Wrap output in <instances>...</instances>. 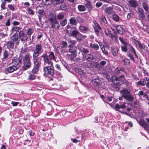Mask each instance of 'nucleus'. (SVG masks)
<instances>
[{
	"instance_id": "1",
	"label": "nucleus",
	"mask_w": 149,
	"mask_h": 149,
	"mask_svg": "<svg viewBox=\"0 0 149 149\" xmlns=\"http://www.w3.org/2000/svg\"><path fill=\"white\" fill-rule=\"evenodd\" d=\"M67 31L70 35L74 37L77 40L81 41L83 38V35L78 31L75 27H72L68 25L67 26Z\"/></svg>"
},
{
	"instance_id": "2",
	"label": "nucleus",
	"mask_w": 149,
	"mask_h": 149,
	"mask_svg": "<svg viewBox=\"0 0 149 149\" xmlns=\"http://www.w3.org/2000/svg\"><path fill=\"white\" fill-rule=\"evenodd\" d=\"M120 93L126 100L130 102L133 100L134 97L133 95L127 89L124 88L120 91Z\"/></svg>"
},
{
	"instance_id": "3",
	"label": "nucleus",
	"mask_w": 149,
	"mask_h": 149,
	"mask_svg": "<svg viewBox=\"0 0 149 149\" xmlns=\"http://www.w3.org/2000/svg\"><path fill=\"white\" fill-rule=\"evenodd\" d=\"M52 17L49 19V24L51 26V28L54 30H58L60 27V24L56 18V15L52 14Z\"/></svg>"
},
{
	"instance_id": "4",
	"label": "nucleus",
	"mask_w": 149,
	"mask_h": 149,
	"mask_svg": "<svg viewBox=\"0 0 149 149\" xmlns=\"http://www.w3.org/2000/svg\"><path fill=\"white\" fill-rule=\"evenodd\" d=\"M24 65L22 67L23 69L25 70L30 68L31 63L30 61V57L29 55H25L23 60Z\"/></svg>"
},
{
	"instance_id": "5",
	"label": "nucleus",
	"mask_w": 149,
	"mask_h": 149,
	"mask_svg": "<svg viewBox=\"0 0 149 149\" xmlns=\"http://www.w3.org/2000/svg\"><path fill=\"white\" fill-rule=\"evenodd\" d=\"M43 49L41 44H37L35 47V49L33 51L32 56L38 57L40 54L42 53Z\"/></svg>"
},
{
	"instance_id": "6",
	"label": "nucleus",
	"mask_w": 149,
	"mask_h": 149,
	"mask_svg": "<svg viewBox=\"0 0 149 149\" xmlns=\"http://www.w3.org/2000/svg\"><path fill=\"white\" fill-rule=\"evenodd\" d=\"M42 58H43L44 63V65L45 66H47V67H53L52 62L51 60L49 59L47 57V54L44 53L41 56Z\"/></svg>"
},
{
	"instance_id": "7",
	"label": "nucleus",
	"mask_w": 149,
	"mask_h": 149,
	"mask_svg": "<svg viewBox=\"0 0 149 149\" xmlns=\"http://www.w3.org/2000/svg\"><path fill=\"white\" fill-rule=\"evenodd\" d=\"M54 67L44 66L43 68V71L44 74L52 76L54 74Z\"/></svg>"
},
{
	"instance_id": "8",
	"label": "nucleus",
	"mask_w": 149,
	"mask_h": 149,
	"mask_svg": "<svg viewBox=\"0 0 149 149\" xmlns=\"http://www.w3.org/2000/svg\"><path fill=\"white\" fill-rule=\"evenodd\" d=\"M119 39L122 43L123 44L124 46L121 47V50L123 52H127V47L129 44L128 43L127 40L123 38L119 37Z\"/></svg>"
},
{
	"instance_id": "9",
	"label": "nucleus",
	"mask_w": 149,
	"mask_h": 149,
	"mask_svg": "<svg viewBox=\"0 0 149 149\" xmlns=\"http://www.w3.org/2000/svg\"><path fill=\"white\" fill-rule=\"evenodd\" d=\"M18 35L21 41L23 43L30 40L29 39V37L23 31H20L19 32Z\"/></svg>"
},
{
	"instance_id": "10",
	"label": "nucleus",
	"mask_w": 149,
	"mask_h": 149,
	"mask_svg": "<svg viewBox=\"0 0 149 149\" xmlns=\"http://www.w3.org/2000/svg\"><path fill=\"white\" fill-rule=\"evenodd\" d=\"M12 63L17 68H19L22 65V58L19 57L17 58L13 59Z\"/></svg>"
},
{
	"instance_id": "11",
	"label": "nucleus",
	"mask_w": 149,
	"mask_h": 149,
	"mask_svg": "<svg viewBox=\"0 0 149 149\" xmlns=\"http://www.w3.org/2000/svg\"><path fill=\"white\" fill-rule=\"evenodd\" d=\"M139 124L146 130H149V124L147 123L143 119H141L138 121Z\"/></svg>"
},
{
	"instance_id": "12",
	"label": "nucleus",
	"mask_w": 149,
	"mask_h": 149,
	"mask_svg": "<svg viewBox=\"0 0 149 149\" xmlns=\"http://www.w3.org/2000/svg\"><path fill=\"white\" fill-rule=\"evenodd\" d=\"M93 23L94 24L93 25V26L95 30V33L97 36H99V32L101 30V28L99 24L96 21L94 22Z\"/></svg>"
},
{
	"instance_id": "13",
	"label": "nucleus",
	"mask_w": 149,
	"mask_h": 149,
	"mask_svg": "<svg viewBox=\"0 0 149 149\" xmlns=\"http://www.w3.org/2000/svg\"><path fill=\"white\" fill-rule=\"evenodd\" d=\"M10 52H11L12 53L9 54L8 51L6 50L5 49L3 51V58H2L3 60H5L7 59L10 56H12L14 55L13 51H11Z\"/></svg>"
},
{
	"instance_id": "14",
	"label": "nucleus",
	"mask_w": 149,
	"mask_h": 149,
	"mask_svg": "<svg viewBox=\"0 0 149 149\" xmlns=\"http://www.w3.org/2000/svg\"><path fill=\"white\" fill-rule=\"evenodd\" d=\"M102 8L106 14L109 15H111L113 12V9L111 7L103 6H102Z\"/></svg>"
},
{
	"instance_id": "15",
	"label": "nucleus",
	"mask_w": 149,
	"mask_h": 149,
	"mask_svg": "<svg viewBox=\"0 0 149 149\" xmlns=\"http://www.w3.org/2000/svg\"><path fill=\"white\" fill-rule=\"evenodd\" d=\"M34 66L39 68L41 65V62L38 60V57L32 56Z\"/></svg>"
},
{
	"instance_id": "16",
	"label": "nucleus",
	"mask_w": 149,
	"mask_h": 149,
	"mask_svg": "<svg viewBox=\"0 0 149 149\" xmlns=\"http://www.w3.org/2000/svg\"><path fill=\"white\" fill-rule=\"evenodd\" d=\"M46 2V4L48 5L49 4V3H47L49 0H45ZM51 3L53 5H56L57 4L61 3L63 2L64 0H50Z\"/></svg>"
},
{
	"instance_id": "17",
	"label": "nucleus",
	"mask_w": 149,
	"mask_h": 149,
	"mask_svg": "<svg viewBox=\"0 0 149 149\" xmlns=\"http://www.w3.org/2000/svg\"><path fill=\"white\" fill-rule=\"evenodd\" d=\"M19 38L17 33H15L13 36L12 40L13 42L17 45H18L19 44Z\"/></svg>"
},
{
	"instance_id": "18",
	"label": "nucleus",
	"mask_w": 149,
	"mask_h": 149,
	"mask_svg": "<svg viewBox=\"0 0 149 149\" xmlns=\"http://www.w3.org/2000/svg\"><path fill=\"white\" fill-rule=\"evenodd\" d=\"M80 31L83 33H86L89 30L88 28L85 26L80 25L79 27Z\"/></svg>"
},
{
	"instance_id": "19",
	"label": "nucleus",
	"mask_w": 149,
	"mask_h": 149,
	"mask_svg": "<svg viewBox=\"0 0 149 149\" xmlns=\"http://www.w3.org/2000/svg\"><path fill=\"white\" fill-rule=\"evenodd\" d=\"M89 45L91 48L95 50H97L99 49V45L93 42H91L90 44Z\"/></svg>"
},
{
	"instance_id": "20",
	"label": "nucleus",
	"mask_w": 149,
	"mask_h": 149,
	"mask_svg": "<svg viewBox=\"0 0 149 149\" xmlns=\"http://www.w3.org/2000/svg\"><path fill=\"white\" fill-rule=\"evenodd\" d=\"M144 10L141 8H139L138 10V13L139 17L142 19H143L145 17L144 13Z\"/></svg>"
},
{
	"instance_id": "21",
	"label": "nucleus",
	"mask_w": 149,
	"mask_h": 149,
	"mask_svg": "<svg viewBox=\"0 0 149 149\" xmlns=\"http://www.w3.org/2000/svg\"><path fill=\"white\" fill-rule=\"evenodd\" d=\"M137 44L138 47L144 50L146 52H148V47L144 44H141L140 42L138 41L137 42Z\"/></svg>"
},
{
	"instance_id": "22",
	"label": "nucleus",
	"mask_w": 149,
	"mask_h": 149,
	"mask_svg": "<svg viewBox=\"0 0 149 149\" xmlns=\"http://www.w3.org/2000/svg\"><path fill=\"white\" fill-rule=\"evenodd\" d=\"M92 82V84L96 87H98L99 85L101 84V81L100 80L98 79H93Z\"/></svg>"
},
{
	"instance_id": "23",
	"label": "nucleus",
	"mask_w": 149,
	"mask_h": 149,
	"mask_svg": "<svg viewBox=\"0 0 149 149\" xmlns=\"http://www.w3.org/2000/svg\"><path fill=\"white\" fill-rule=\"evenodd\" d=\"M55 48L59 54H62L65 52V50L63 49L60 45L56 46Z\"/></svg>"
},
{
	"instance_id": "24",
	"label": "nucleus",
	"mask_w": 149,
	"mask_h": 149,
	"mask_svg": "<svg viewBox=\"0 0 149 149\" xmlns=\"http://www.w3.org/2000/svg\"><path fill=\"white\" fill-rule=\"evenodd\" d=\"M85 0L86 2V3L85 4V6L88 8V11H91L93 8V7L91 5L90 1L88 0Z\"/></svg>"
},
{
	"instance_id": "25",
	"label": "nucleus",
	"mask_w": 149,
	"mask_h": 149,
	"mask_svg": "<svg viewBox=\"0 0 149 149\" xmlns=\"http://www.w3.org/2000/svg\"><path fill=\"white\" fill-rule=\"evenodd\" d=\"M34 30L32 28H29L26 31V34L29 37V39H31V35L33 33Z\"/></svg>"
},
{
	"instance_id": "26",
	"label": "nucleus",
	"mask_w": 149,
	"mask_h": 149,
	"mask_svg": "<svg viewBox=\"0 0 149 149\" xmlns=\"http://www.w3.org/2000/svg\"><path fill=\"white\" fill-rule=\"evenodd\" d=\"M142 6L145 10L148 12H149V7L148 6L147 2L145 1L142 2Z\"/></svg>"
},
{
	"instance_id": "27",
	"label": "nucleus",
	"mask_w": 149,
	"mask_h": 149,
	"mask_svg": "<svg viewBox=\"0 0 149 149\" xmlns=\"http://www.w3.org/2000/svg\"><path fill=\"white\" fill-rule=\"evenodd\" d=\"M18 69L16 67L13 65L9 67L7 69V71L8 73H12Z\"/></svg>"
},
{
	"instance_id": "28",
	"label": "nucleus",
	"mask_w": 149,
	"mask_h": 149,
	"mask_svg": "<svg viewBox=\"0 0 149 149\" xmlns=\"http://www.w3.org/2000/svg\"><path fill=\"white\" fill-rule=\"evenodd\" d=\"M117 30L118 33L120 34H122L125 31L124 29L120 25L117 26Z\"/></svg>"
},
{
	"instance_id": "29",
	"label": "nucleus",
	"mask_w": 149,
	"mask_h": 149,
	"mask_svg": "<svg viewBox=\"0 0 149 149\" xmlns=\"http://www.w3.org/2000/svg\"><path fill=\"white\" fill-rule=\"evenodd\" d=\"M146 80L144 79H141L139 81L136 83V86H138L140 85L143 86H145L146 83Z\"/></svg>"
},
{
	"instance_id": "30",
	"label": "nucleus",
	"mask_w": 149,
	"mask_h": 149,
	"mask_svg": "<svg viewBox=\"0 0 149 149\" xmlns=\"http://www.w3.org/2000/svg\"><path fill=\"white\" fill-rule=\"evenodd\" d=\"M70 23L72 25L76 26L77 24V22L74 17H72L69 19Z\"/></svg>"
},
{
	"instance_id": "31",
	"label": "nucleus",
	"mask_w": 149,
	"mask_h": 149,
	"mask_svg": "<svg viewBox=\"0 0 149 149\" xmlns=\"http://www.w3.org/2000/svg\"><path fill=\"white\" fill-rule=\"evenodd\" d=\"M118 49L116 47H111V52L114 56H116L118 53Z\"/></svg>"
},
{
	"instance_id": "32",
	"label": "nucleus",
	"mask_w": 149,
	"mask_h": 149,
	"mask_svg": "<svg viewBox=\"0 0 149 149\" xmlns=\"http://www.w3.org/2000/svg\"><path fill=\"white\" fill-rule=\"evenodd\" d=\"M61 3L60 6V9L62 10L67 11L68 10V6L65 3Z\"/></svg>"
},
{
	"instance_id": "33",
	"label": "nucleus",
	"mask_w": 149,
	"mask_h": 149,
	"mask_svg": "<svg viewBox=\"0 0 149 149\" xmlns=\"http://www.w3.org/2000/svg\"><path fill=\"white\" fill-rule=\"evenodd\" d=\"M129 3H130L131 6L133 8H136L138 5V4L137 3L136 0L129 1Z\"/></svg>"
},
{
	"instance_id": "34",
	"label": "nucleus",
	"mask_w": 149,
	"mask_h": 149,
	"mask_svg": "<svg viewBox=\"0 0 149 149\" xmlns=\"http://www.w3.org/2000/svg\"><path fill=\"white\" fill-rule=\"evenodd\" d=\"M65 14L63 13H59L57 16V18L58 20L63 19L64 17Z\"/></svg>"
},
{
	"instance_id": "35",
	"label": "nucleus",
	"mask_w": 149,
	"mask_h": 149,
	"mask_svg": "<svg viewBox=\"0 0 149 149\" xmlns=\"http://www.w3.org/2000/svg\"><path fill=\"white\" fill-rule=\"evenodd\" d=\"M122 59L125 65H129L130 61L129 59L126 58L125 57L123 56L122 57Z\"/></svg>"
},
{
	"instance_id": "36",
	"label": "nucleus",
	"mask_w": 149,
	"mask_h": 149,
	"mask_svg": "<svg viewBox=\"0 0 149 149\" xmlns=\"http://www.w3.org/2000/svg\"><path fill=\"white\" fill-rule=\"evenodd\" d=\"M125 70L123 68L120 67H118L115 70V72L118 74L119 73L120 71L124 72Z\"/></svg>"
},
{
	"instance_id": "37",
	"label": "nucleus",
	"mask_w": 149,
	"mask_h": 149,
	"mask_svg": "<svg viewBox=\"0 0 149 149\" xmlns=\"http://www.w3.org/2000/svg\"><path fill=\"white\" fill-rule=\"evenodd\" d=\"M7 47L9 49L13 48L14 47V43L12 41H8L7 43Z\"/></svg>"
},
{
	"instance_id": "38",
	"label": "nucleus",
	"mask_w": 149,
	"mask_h": 149,
	"mask_svg": "<svg viewBox=\"0 0 149 149\" xmlns=\"http://www.w3.org/2000/svg\"><path fill=\"white\" fill-rule=\"evenodd\" d=\"M47 57L49 59L51 60H54L55 59V57L54 53L52 52H50L48 55H47Z\"/></svg>"
},
{
	"instance_id": "39",
	"label": "nucleus",
	"mask_w": 149,
	"mask_h": 149,
	"mask_svg": "<svg viewBox=\"0 0 149 149\" xmlns=\"http://www.w3.org/2000/svg\"><path fill=\"white\" fill-rule=\"evenodd\" d=\"M62 48H66L68 46L67 42L64 41L61 42L59 45Z\"/></svg>"
},
{
	"instance_id": "40",
	"label": "nucleus",
	"mask_w": 149,
	"mask_h": 149,
	"mask_svg": "<svg viewBox=\"0 0 149 149\" xmlns=\"http://www.w3.org/2000/svg\"><path fill=\"white\" fill-rule=\"evenodd\" d=\"M128 46L129 47V49L132 52H133L135 56L136 57H138V56L136 54V52L134 48L132 47L131 44H129L128 45Z\"/></svg>"
},
{
	"instance_id": "41",
	"label": "nucleus",
	"mask_w": 149,
	"mask_h": 149,
	"mask_svg": "<svg viewBox=\"0 0 149 149\" xmlns=\"http://www.w3.org/2000/svg\"><path fill=\"white\" fill-rule=\"evenodd\" d=\"M69 47V52L72 54H74L77 51V47L75 46Z\"/></svg>"
},
{
	"instance_id": "42",
	"label": "nucleus",
	"mask_w": 149,
	"mask_h": 149,
	"mask_svg": "<svg viewBox=\"0 0 149 149\" xmlns=\"http://www.w3.org/2000/svg\"><path fill=\"white\" fill-rule=\"evenodd\" d=\"M26 11L27 13L30 15H33L34 14V12L30 7H27L26 9Z\"/></svg>"
},
{
	"instance_id": "43",
	"label": "nucleus",
	"mask_w": 149,
	"mask_h": 149,
	"mask_svg": "<svg viewBox=\"0 0 149 149\" xmlns=\"http://www.w3.org/2000/svg\"><path fill=\"white\" fill-rule=\"evenodd\" d=\"M78 10L80 12L84 11L86 10L85 7L83 5H79L78 6Z\"/></svg>"
},
{
	"instance_id": "44",
	"label": "nucleus",
	"mask_w": 149,
	"mask_h": 149,
	"mask_svg": "<svg viewBox=\"0 0 149 149\" xmlns=\"http://www.w3.org/2000/svg\"><path fill=\"white\" fill-rule=\"evenodd\" d=\"M125 107L124 104H119L118 103H117L115 105V107L117 109H123Z\"/></svg>"
},
{
	"instance_id": "45",
	"label": "nucleus",
	"mask_w": 149,
	"mask_h": 149,
	"mask_svg": "<svg viewBox=\"0 0 149 149\" xmlns=\"http://www.w3.org/2000/svg\"><path fill=\"white\" fill-rule=\"evenodd\" d=\"M67 22V19H64L60 22L59 24L61 26L63 27L66 24Z\"/></svg>"
},
{
	"instance_id": "46",
	"label": "nucleus",
	"mask_w": 149,
	"mask_h": 149,
	"mask_svg": "<svg viewBox=\"0 0 149 149\" xmlns=\"http://www.w3.org/2000/svg\"><path fill=\"white\" fill-rule=\"evenodd\" d=\"M85 58L88 61H90L93 59V56L91 54H88L85 56Z\"/></svg>"
},
{
	"instance_id": "47",
	"label": "nucleus",
	"mask_w": 149,
	"mask_h": 149,
	"mask_svg": "<svg viewBox=\"0 0 149 149\" xmlns=\"http://www.w3.org/2000/svg\"><path fill=\"white\" fill-rule=\"evenodd\" d=\"M80 50L81 52L84 54H87L89 52V51L88 49L83 47H80Z\"/></svg>"
},
{
	"instance_id": "48",
	"label": "nucleus",
	"mask_w": 149,
	"mask_h": 149,
	"mask_svg": "<svg viewBox=\"0 0 149 149\" xmlns=\"http://www.w3.org/2000/svg\"><path fill=\"white\" fill-rule=\"evenodd\" d=\"M101 21L105 24H107V21L106 18L105 16L102 15L101 16Z\"/></svg>"
},
{
	"instance_id": "49",
	"label": "nucleus",
	"mask_w": 149,
	"mask_h": 149,
	"mask_svg": "<svg viewBox=\"0 0 149 149\" xmlns=\"http://www.w3.org/2000/svg\"><path fill=\"white\" fill-rule=\"evenodd\" d=\"M115 80H116V81H118V78L116 77L115 75L112 76L111 79H110L109 80V81L112 82H114Z\"/></svg>"
},
{
	"instance_id": "50",
	"label": "nucleus",
	"mask_w": 149,
	"mask_h": 149,
	"mask_svg": "<svg viewBox=\"0 0 149 149\" xmlns=\"http://www.w3.org/2000/svg\"><path fill=\"white\" fill-rule=\"evenodd\" d=\"M119 17L116 14H114L113 16V19L117 22H118L119 21Z\"/></svg>"
},
{
	"instance_id": "51",
	"label": "nucleus",
	"mask_w": 149,
	"mask_h": 149,
	"mask_svg": "<svg viewBox=\"0 0 149 149\" xmlns=\"http://www.w3.org/2000/svg\"><path fill=\"white\" fill-rule=\"evenodd\" d=\"M68 42L69 43H70V44L69 45V47L75 46L74 45L76 43V41L74 40H69Z\"/></svg>"
},
{
	"instance_id": "52",
	"label": "nucleus",
	"mask_w": 149,
	"mask_h": 149,
	"mask_svg": "<svg viewBox=\"0 0 149 149\" xmlns=\"http://www.w3.org/2000/svg\"><path fill=\"white\" fill-rule=\"evenodd\" d=\"M77 19L79 23H84L85 22V20L79 16L77 17Z\"/></svg>"
},
{
	"instance_id": "53",
	"label": "nucleus",
	"mask_w": 149,
	"mask_h": 149,
	"mask_svg": "<svg viewBox=\"0 0 149 149\" xmlns=\"http://www.w3.org/2000/svg\"><path fill=\"white\" fill-rule=\"evenodd\" d=\"M39 69V68L34 66V68L32 70V72L33 74H36L38 72Z\"/></svg>"
},
{
	"instance_id": "54",
	"label": "nucleus",
	"mask_w": 149,
	"mask_h": 149,
	"mask_svg": "<svg viewBox=\"0 0 149 149\" xmlns=\"http://www.w3.org/2000/svg\"><path fill=\"white\" fill-rule=\"evenodd\" d=\"M36 76L33 74H30L28 76L29 79L30 80H33L35 79Z\"/></svg>"
},
{
	"instance_id": "55",
	"label": "nucleus",
	"mask_w": 149,
	"mask_h": 149,
	"mask_svg": "<svg viewBox=\"0 0 149 149\" xmlns=\"http://www.w3.org/2000/svg\"><path fill=\"white\" fill-rule=\"evenodd\" d=\"M127 56L130 58L133 61H134V59L132 54L130 53H127Z\"/></svg>"
},
{
	"instance_id": "56",
	"label": "nucleus",
	"mask_w": 149,
	"mask_h": 149,
	"mask_svg": "<svg viewBox=\"0 0 149 149\" xmlns=\"http://www.w3.org/2000/svg\"><path fill=\"white\" fill-rule=\"evenodd\" d=\"M101 49L102 50V52L105 55L107 56L108 55V53L107 51L105 50L104 47H102L101 48Z\"/></svg>"
},
{
	"instance_id": "57",
	"label": "nucleus",
	"mask_w": 149,
	"mask_h": 149,
	"mask_svg": "<svg viewBox=\"0 0 149 149\" xmlns=\"http://www.w3.org/2000/svg\"><path fill=\"white\" fill-rule=\"evenodd\" d=\"M106 64V61H100L99 65L101 66H104Z\"/></svg>"
},
{
	"instance_id": "58",
	"label": "nucleus",
	"mask_w": 149,
	"mask_h": 149,
	"mask_svg": "<svg viewBox=\"0 0 149 149\" xmlns=\"http://www.w3.org/2000/svg\"><path fill=\"white\" fill-rule=\"evenodd\" d=\"M8 7L10 10L12 11H14L15 8L12 5H8Z\"/></svg>"
},
{
	"instance_id": "59",
	"label": "nucleus",
	"mask_w": 149,
	"mask_h": 149,
	"mask_svg": "<svg viewBox=\"0 0 149 149\" xmlns=\"http://www.w3.org/2000/svg\"><path fill=\"white\" fill-rule=\"evenodd\" d=\"M132 77L133 79L135 81H138L139 79V78L135 75L132 74Z\"/></svg>"
},
{
	"instance_id": "60",
	"label": "nucleus",
	"mask_w": 149,
	"mask_h": 149,
	"mask_svg": "<svg viewBox=\"0 0 149 149\" xmlns=\"http://www.w3.org/2000/svg\"><path fill=\"white\" fill-rule=\"evenodd\" d=\"M102 5V3L100 1L97 2L96 4V6L97 8L100 7Z\"/></svg>"
},
{
	"instance_id": "61",
	"label": "nucleus",
	"mask_w": 149,
	"mask_h": 149,
	"mask_svg": "<svg viewBox=\"0 0 149 149\" xmlns=\"http://www.w3.org/2000/svg\"><path fill=\"white\" fill-rule=\"evenodd\" d=\"M18 102H12L11 104L13 106H16L19 104Z\"/></svg>"
},
{
	"instance_id": "62",
	"label": "nucleus",
	"mask_w": 149,
	"mask_h": 149,
	"mask_svg": "<svg viewBox=\"0 0 149 149\" xmlns=\"http://www.w3.org/2000/svg\"><path fill=\"white\" fill-rule=\"evenodd\" d=\"M21 29V28L20 27H17L16 26L15 27H13V29L14 30V31H17L19 30H20Z\"/></svg>"
},
{
	"instance_id": "63",
	"label": "nucleus",
	"mask_w": 149,
	"mask_h": 149,
	"mask_svg": "<svg viewBox=\"0 0 149 149\" xmlns=\"http://www.w3.org/2000/svg\"><path fill=\"white\" fill-rule=\"evenodd\" d=\"M38 13L40 15H41L43 14L44 13V12L42 10H38Z\"/></svg>"
},
{
	"instance_id": "64",
	"label": "nucleus",
	"mask_w": 149,
	"mask_h": 149,
	"mask_svg": "<svg viewBox=\"0 0 149 149\" xmlns=\"http://www.w3.org/2000/svg\"><path fill=\"white\" fill-rule=\"evenodd\" d=\"M10 19H9L7 21H6L5 24L6 26H9L10 25Z\"/></svg>"
}]
</instances>
